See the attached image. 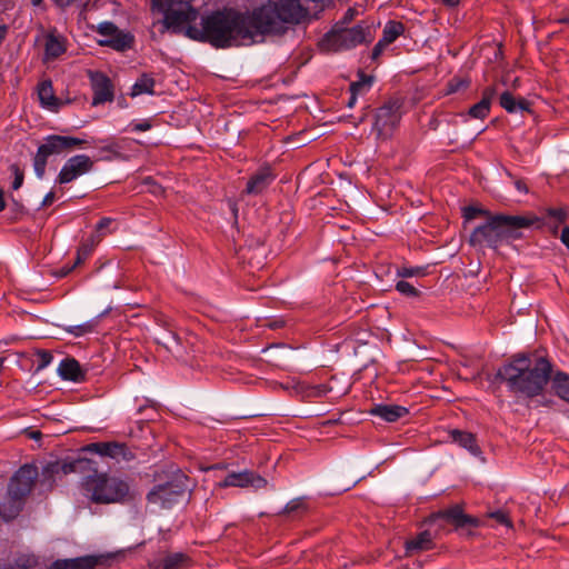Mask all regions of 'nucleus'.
<instances>
[{
  "instance_id": "nucleus-52",
  "label": "nucleus",
  "mask_w": 569,
  "mask_h": 569,
  "mask_svg": "<svg viewBox=\"0 0 569 569\" xmlns=\"http://www.w3.org/2000/svg\"><path fill=\"white\" fill-rule=\"evenodd\" d=\"M54 201V192H49L46 194V197L43 198V201H42V206L43 207H48L50 204H52Z\"/></svg>"
},
{
  "instance_id": "nucleus-39",
  "label": "nucleus",
  "mask_w": 569,
  "mask_h": 569,
  "mask_svg": "<svg viewBox=\"0 0 569 569\" xmlns=\"http://www.w3.org/2000/svg\"><path fill=\"white\" fill-rule=\"evenodd\" d=\"M488 517L495 519L498 523L503 525L508 528H511V520L509 519L508 515L502 510H497L493 512L488 513Z\"/></svg>"
},
{
  "instance_id": "nucleus-18",
  "label": "nucleus",
  "mask_w": 569,
  "mask_h": 569,
  "mask_svg": "<svg viewBox=\"0 0 569 569\" xmlns=\"http://www.w3.org/2000/svg\"><path fill=\"white\" fill-rule=\"evenodd\" d=\"M66 39L64 37L57 33L56 30H51L46 36L44 43V60H53L64 53Z\"/></svg>"
},
{
  "instance_id": "nucleus-42",
  "label": "nucleus",
  "mask_w": 569,
  "mask_h": 569,
  "mask_svg": "<svg viewBox=\"0 0 569 569\" xmlns=\"http://www.w3.org/2000/svg\"><path fill=\"white\" fill-rule=\"evenodd\" d=\"M112 223L111 218H102L96 227V232L93 234H102V237L106 234V230L109 229L110 224Z\"/></svg>"
},
{
  "instance_id": "nucleus-25",
  "label": "nucleus",
  "mask_w": 569,
  "mask_h": 569,
  "mask_svg": "<svg viewBox=\"0 0 569 569\" xmlns=\"http://www.w3.org/2000/svg\"><path fill=\"white\" fill-rule=\"evenodd\" d=\"M99 43L101 46L110 47L117 51H124L132 47L133 37L128 32L119 30L111 38L100 40Z\"/></svg>"
},
{
  "instance_id": "nucleus-57",
  "label": "nucleus",
  "mask_w": 569,
  "mask_h": 569,
  "mask_svg": "<svg viewBox=\"0 0 569 569\" xmlns=\"http://www.w3.org/2000/svg\"><path fill=\"white\" fill-rule=\"evenodd\" d=\"M350 93H351V96H350V98H349V100H348V102H347V106H348L349 108H352V107L355 106L356 101H357V96H358V94H357V93H353V92H350Z\"/></svg>"
},
{
  "instance_id": "nucleus-54",
  "label": "nucleus",
  "mask_w": 569,
  "mask_h": 569,
  "mask_svg": "<svg viewBox=\"0 0 569 569\" xmlns=\"http://www.w3.org/2000/svg\"><path fill=\"white\" fill-rule=\"evenodd\" d=\"M357 13V10L356 9H348V11L346 12L345 17H343V22L347 23V22H350L353 18H355V14Z\"/></svg>"
},
{
  "instance_id": "nucleus-58",
  "label": "nucleus",
  "mask_w": 569,
  "mask_h": 569,
  "mask_svg": "<svg viewBox=\"0 0 569 569\" xmlns=\"http://www.w3.org/2000/svg\"><path fill=\"white\" fill-rule=\"evenodd\" d=\"M4 209H6L4 193L0 189V211H3Z\"/></svg>"
},
{
  "instance_id": "nucleus-59",
  "label": "nucleus",
  "mask_w": 569,
  "mask_h": 569,
  "mask_svg": "<svg viewBox=\"0 0 569 569\" xmlns=\"http://www.w3.org/2000/svg\"><path fill=\"white\" fill-rule=\"evenodd\" d=\"M73 269V267H69V268H62L60 271H59V276L60 277H64L67 276L71 270Z\"/></svg>"
},
{
  "instance_id": "nucleus-22",
  "label": "nucleus",
  "mask_w": 569,
  "mask_h": 569,
  "mask_svg": "<svg viewBox=\"0 0 569 569\" xmlns=\"http://www.w3.org/2000/svg\"><path fill=\"white\" fill-rule=\"evenodd\" d=\"M370 413L388 422H395L408 413V409L397 405H377Z\"/></svg>"
},
{
  "instance_id": "nucleus-6",
  "label": "nucleus",
  "mask_w": 569,
  "mask_h": 569,
  "mask_svg": "<svg viewBox=\"0 0 569 569\" xmlns=\"http://www.w3.org/2000/svg\"><path fill=\"white\" fill-rule=\"evenodd\" d=\"M159 482L147 495L149 505L158 509H170L188 489V477L180 470L169 472L164 480L158 476Z\"/></svg>"
},
{
  "instance_id": "nucleus-51",
  "label": "nucleus",
  "mask_w": 569,
  "mask_h": 569,
  "mask_svg": "<svg viewBox=\"0 0 569 569\" xmlns=\"http://www.w3.org/2000/svg\"><path fill=\"white\" fill-rule=\"evenodd\" d=\"M560 240L569 250V226H567L562 229Z\"/></svg>"
},
{
  "instance_id": "nucleus-3",
  "label": "nucleus",
  "mask_w": 569,
  "mask_h": 569,
  "mask_svg": "<svg viewBox=\"0 0 569 569\" xmlns=\"http://www.w3.org/2000/svg\"><path fill=\"white\" fill-rule=\"evenodd\" d=\"M551 372L552 366L547 358L519 353L499 368L497 376L511 393L531 399L542 393Z\"/></svg>"
},
{
  "instance_id": "nucleus-21",
  "label": "nucleus",
  "mask_w": 569,
  "mask_h": 569,
  "mask_svg": "<svg viewBox=\"0 0 569 569\" xmlns=\"http://www.w3.org/2000/svg\"><path fill=\"white\" fill-rule=\"evenodd\" d=\"M495 96V87H487L482 92L481 100L469 109L468 114L475 119H485L489 114L491 101Z\"/></svg>"
},
{
  "instance_id": "nucleus-27",
  "label": "nucleus",
  "mask_w": 569,
  "mask_h": 569,
  "mask_svg": "<svg viewBox=\"0 0 569 569\" xmlns=\"http://www.w3.org/2000/svg\"><path fill=\"white\" fill-rule=\"evenodd\" d=\"M38 96L43 107L57 108L59 106L58 99L53 92L52 83L49 80H44L38 86Z\"/></svg>"
},
{
  "instance_id": "nucleus-9",
  "label": "nucleus",
  "mask_w": 569,
  "mask_h": 569,
  "mask_svg": "<svg viewBox=\"0 0 569 569\" xmlns=\"http://www.w3.org/2000/svg\"><path fill=\"white\" fill-rule=\"evenodd\" d=\"M86 143L84 140L68 137L51 134L44 138V142L38 148V151L33 159V167L38 178H43L46 172L47 160L50 156L61 154L69 152L77 147Z\"/></svg>"
},
{
  "instance_id": "nucleus-62",
  "label": "nucleus",
  "mask_w": 569,
  "mask_h": 569,
  "mask_svg": "<svg viewBox=\"0 0 569 569\" xmlns=\"http://www.w3.org/2000/svg\"><path fill=\"white\" fill-rule=\"evenodd\" d=\"M43 2V0H32L33 6H40Z\"/></svg>"
},
{
  "instance_id": "nucleus-50",
  "label": "nucleus",
  "mask_w": 569,
  "mask_h": 569,
  "mask_svg": "<svg viewBox=\"0 0 569 569\" xmlns=\"http://www.w3.org/2000/svg\"><path fill=\"white\" fill-rule=\"evenodd\" d=\"M469 82L468 81H465V80H457V83H453V82H450L449 83V87H450V92H456L460 89V87H468Z\"/></svg>"
},
{
  "instance_id": "nucleus-20",
  "label": "nucleus",
  "mask_w": 569,
  "mask_h": 569,
  "mask_svg": "<svg viewBox=\"0 0 569 569\" xmlns=\"http://www.w3.org/2000/svg\"><path fill=\"white\" fill-rule=\"evenodd\" d=\"M59 376L64 380L80 382L84 380V372L73 358L63 359L58 367Z\"/></svg>"
},
{
  "instance_id": "nucleus-41",
  "label": "nucleus",
  "mask_w": 569,
  "mask_h": 569,
  "mask_svg": "<svg viewBox=\"0 0 569 569\" xmlns=\"http://www.w3.org/2000/svg\"><path fill=\"white\" fill-rule=\"evenodd\" d=\"M93 330V325L91 322H86L83 325L74 326L70 329V332L76 336H82L84 333L91 332Z\"/></svg>"
},
{
  "instance_id": "nucleus-35",
  "label": "nucleus",
  "mask_w": 569,
  "mask_h": 569,
  "mask_svg": "<svg viewBox=\"0 0 569 569\" xmlns=\"http://www.w3.org/2000/svg\"><path fill=\"white\" fill-rule=\"evenodd\" d=\"M36 355L39 358V363L37 366L36 371L39 372L51 363L52 355L50 351L43 349H38L36 351Z\"/></svg>"
},
{
  "instance_id": "nucleus-43",
  "label": "nucleus",
  "mask_w": 569,
  "mask_h": 569,
  "mask_svg": "<svg viewBox=\"0 0 569 569\" xmlns=\"http://www.w3.org/2000/svg\"><path fill=\"white\" fill-rule=\"evenodd\" d=\"M102 240V234H91L90 238L82 242L80 247H86L90 249V253L93 251L94 247Z\"/></svg>"
},
{
  "instance_id": "nucleus-4",
  "label": "nucleus",
  "mask_w": 569,
  "mask_h": 569,
  "mask_svg": "<svg viewBox=\"0 0 569 569\" xmlns=\"http://www.w3.org/2000/svg\"><path fill=\"white\" fill-rule=\"evenodd\" d=\"M538 219L533 216H490L487 222L477 227L470 234L472 247L497 249L499 244L521 238V229L529 228Z\"/></svg>"
},
{
  "instance_id": "nucleus-30",
  "label": "nucleus",
  "mask_w": 569,
  "mask_h": 569,
  "mask_svg": "<svg viewBox=\"0 0 569 569\" xmlns=\"http://www.w3.org/2000/svg\"><path fill=\"white\" fill-rule=\"evenodd\" d=\"M154 79L149 74H142L132 86L131 96L136 97L142 93H153Z\"/></svg>"
},
{
  "instance_id": "nucleus-24",
  "label": "nucleus",
  "mask_w": 569,
  "mask_h": 569,
  "mask_svg": "<svg viewBox=\"0 0 569 569\" xmlns=\"http://www.w3.org/2000/svg\"><path fill=\"white\" fill-rule=\"evenodd\" d=\"M405 547L407 556L417 551L430 550L433 547L432 537L429 531H422L416 538L407 540Z\"/></svg>"
},
{
  "instance_id": "nucleus-36",
  "label": "nucleus",
  "mask_w": 569,
  "mask_h": 569,
  "mask_svg": "<svg viewBox=\"0 0 569 569\" xmlns=\"http://www.w3.org/2000/svg\"><path fill=\"white\" fill-rule=\"evenodd\" d=\"M396 289L408 297H417L418 290L408 281L401 280L396 284Z\"/></svg>"
},
{
  "instance_id": "nucleus-40",
  "label": "nucleus",
  "mask_w": 569,
  "mask_h": 569,
  "mask_svg": "<svg viewBox=\"0 0 569 569\" xmlns=\"http://www.w3.org/2000/svg\"><path fill=\"white\" fill-rule=\"evenodd\" d=\"M548 216L555 219L558 223H561L567 219V211L562 208L549 209Z\"/></svg>"
},
{
  "instance_id": "nucleus-14",
  "label": "nucleus",
  "mask_w": 569,
  "mask_h": 569,
  "mask_svg": "<svg viewBox=\"0 0 569 569\" xmlns=\"http://www.w3.org/2000/svg\"><path fill=\"white\" fill-rule=\"evenodd\" d=\"M432 521L445 520L455 526L456 529L465 528V527H479L480 521L478 518L468 516L463 512L462 508L458 505L446 509L440 510L437 513L431 516Z\"/></svg>"
},
{
  "instance_id": "nucleus-29",
  "label": "nucleus",
  "mask_w": 569,
  "mask_h": 569,
  "mask_svg": "<svg viewBox=\"0 0 569 569\" xmlns=\"http://www.w3.org/2000/svg\"><path fill=\"white\" fill-rule=\"evenodd\" d=\"M452 439L458 442L461 447L468 449L472 453H477L479 448L476 443V439L472 433L460 430H453L451 432Z\"/></svg>"
},
{
  "instance_id": "nucleus-47",
  "label": "nucleus",
  "mask_w": 569,
  "mask_h": 569,
  "mask_svg": "<svg viewBox=\"0 0 569 569\" xmlns=\"http://www.w3.org/2000/svg\"><path fill=\"white\" fill-rule=\"evenodd\" d=\"M387 46L388 44L383 43L382 40H379L372 50V58L373 59L378 58Z\"/></svg>"
},
{
  "instance_id": "nucleus-34",
  "label": "nucleus",
  "mask_w": 569,
  "mask_h": 569,
  "mask_svg": "<svg viewBox=\"0 0 569 569\" xmlns=\"http://www.w3.org/2000/svg\"><path fill=\"white\" fill-rule=\"evenodd\" d=\"M480 216H483L487 218V220L489 219L490 216H492L489 211L482 209V208H479V207H473V206H469V207H466L463 209V218L466 219V221H470V220H473L476 219L477 217H480Z\"/></svg>"
},
{
  "instance_id": "nucleus-37",
  "label": "nucleus",
  "mask_w": 569,
  "mask_h": 569,
  "mask_svg": "<svg viewBox=\"0 0 569 569\" xmlns=\"http://www.w3.org/2000/svg\"><path fill=\"white\" fill-rule=\"evenodd\" d=\"M98 33L104 36L106 39L111 38L119 31L118 27L112 22H102L98 26Z\"/></svg>"
},
{
  "instance_id": "nucleus-31",
  "label": "nucleus",
  "mask_w": 569,
  "mask_h": 569,
  "mask_svg": "<svg viewBox=\"0 0 569 569\" xmlns=\"http://www.w3.org/2000/svg\"><path fill=\"white\" fill-rule=\"evenodd\" d=\"M403 31V26L400 22H388L383 29L382 40L383 43H392Z\"/></svg>"
},
{
  "instance_id": "nucleus-17",
  "label": "nucleus",
  "mask_w": 569,
  "mask_h": 569,
  "mask_svg": "<svg viewBox=\"0 0 569 569\" xmlns=\"http://www.w3.org/2000/svg\"><path fill=\"white\" fill-rule=\"evenodd\" d=\"M274 180V174L270 168L259 169L248 181L246 192L249 194H259Z\"/></svg>"
},
{
  "instance_id": "nucleus-56",
  "label": "nucleus",
  "mask_w": 569,
  "mask_h": 569,
  "mask_svg": "<svg viewBox=\"0 0 569 569\" xmlns=\"http://www.w3.org/2000/svg\"><path fill=\"white\" fill-rule=\"evenodd\" d=\"M516 188L519 191H522V192H527L528 191L526 183L523 181H521V180L516 181Z\"/></svg>"
},
{
  "instance_id": "nucleus-48",
  "label": "nucleus",
  "mask_w": 569,
  "mask_h": 569,
  "mask_svg": "<svg viewBox=\"0 0 569 569\" xmlns=\"http://www.w3.org/2000/svg\"><path fill=\"white\" fill-rule=\"evenodd\" d=\"M58 7L67 8L74 3H82V0H52Z\"/></svg>"
},
{
  "instance_id": "nucleus-46",
  "label": "nucleus",
  "mask_w": 569,
  "mask_h": 569,
  "mask_svg": "<svg viewBox=\"0 0 569 569\" xmlns=\"http://www.w3.org/2000/svg\"><path fill=\"white\" fill-rule=\"evenodd\" d=\"M422 271L420 268H417V269H413V268H402L398 274L401 276V277H413V276H418V274H421Z\"/></svg>"
},
{
  "instance_id": "nucleus-44",
  "label": "nucleus",
  "mask_w": 569,
  "mask_h": 569,
  "mask_svg": "<svg viewBox=\"0 0 569 569\" xmlns=\"http://www.w3.org/2000/svg\"><path fill=\"white\" fill-rule=\"evenodd\" d=\"M120 149H121L120 144L116 141H112L102 148L103 151H108V152L112 153L113 158H116V159L121 158Z\"/></svg>"
},
{
  "instance_id": "nucleus-2",
  "label": "nucleus",
  "mask_w": 569,
  "mask_h": 569,
  "mask_svg": "<svg viewBox=\"0 0 569 569\" xmlns=\"http://www.w3.org/2000/svg\"><path fill=\"white\" fill-rule=\"evenodd\" d=\"M51 473H78L83 496L97 505L123 503L131 499L129 482L108 472H99L98 462L88 458H78L69 462L54 461L47 467Z\"/></svg>"
},
{
  "instance_id": "nucleus-23",
  "label": "nucleus",
  "mask_w": 569,
  "mask_h": 569,
  "mask_svg": "<svg viewBox=\"0 0 569 569\" xmlns=\"http://www.w3.org/2000/svg\"><path fill=\"white\" fill-rule=\"evenodd\" d=\"M189 566V558L182 552L168 553L152 563L153 569H183Z\"/></svg>"
},
{
  "instance_id": "nucleus-28",
  "label": "nucleus",
  "mask_w": 569,
  "mask_h": 569,
  "mask_svg": "<svg viewBox=\"0 0 569 569\" xmlns=\"http://www.w3.org/2000/svg\"><path fill=\"white\" fill-rule=\"evenodd\" d=\"M500 106L508 112L528 109V102L525 99L517 100L509 91L501 93Z\"/></svg>"
},
{
  "instance_id": "nucleus-7",
  "label": "nucleus",
  "mask_w": 569,
  "mask_h": 569,
  "mask_svg": "<svg viewBox=\"0 0 569 569\" xmlns=\"http://www.w3.org/2000/svg\"><path fill=\"white\" fill-rule=\"evenodd\" d=\"M152 9L164 14L163 24L168 30L179 33L181 28L194 21L198 10L192 7L194 0H151Z\"/></svg>"
},
{
  "instance_id": "nucleus-10",
  "label": "nucleus",
  "mask_w": 569,
  "mask_h": 569,
  "mask_svg": "<svg viewBox=\"0 0 569 569\" xmlns=\"http://www.w3.org/2000/svg\"><path fill=\"white\" fill-rule=\"evenodd\" d=\"M401 101L393 99L376 110L373 130L379 138H389L401 119Z\"/></svg>"
},
{
  "instance_id": "nucleus-16",
  "label": "nucleus",
  "mask_w": 569,
  "mask_h": 569,
  "mask_svg": "<svg viewBox=\"0 0 569 569\" xmlns=\"http://www.w3.org/2000/svg\"><path fill=\"white\" fill-rule=\"evenodd\" d=\"M157 342L166 348L176 359L187 361L189 351L179 336L171 329H166L157 338Z\"/></svg>"
},
{
  "instance_id": "nucleus-11",
  "label": "nucleus",
  "mask_w": 569,
  "mask_h": 569,
  "mask_svg": "<svg viewBox=\"0 0 569 569\" xmlns=\"http://www.w3.org/2000/svg\"><path fill=\"white\" fill-rule=\"evenodd\" d=\"M84 452H91L114 460L117 463L129 462L136 458L131 449L120 442H92L82 448Z\"/></svg>"
},
{
  "instance_id": "nucleus-1",
  "label": "nucleus",
  "mask_w": 569,
  "mask_h": 569,
  "mask_svg": "<svg viewBox=\"0 0 569 569\" xmlns=\"http://www.w3.org/2000/svg\"><path fill=\"white\" fill-rule=\"evenodd\" d=\"M307 12L300 0H268L249 13L216 11L201 19V27L188 26L184 34L216 48L249 46L267 34H280L288 24L299 23Z\"/></svg>"
},
{
  "instance_id": "nucleus-45",
  "label": "nucleus",
  "mask_w": 569,
  "mask_h": 569,
  "mask_svg": "<svg viewBox=\"0 0 569 569\" xmlns=\"http://www.w3.org/2000/svg\"><path fill=\"white\" fill-rule=\"evenodd\" d=\"M90 256V249L86 247H79L77 251V258L74 261L73 268L78 264H81L88 257Z\"/></svg>"
},
{
  "instance_id": "nucleus-12",
  "label": "nucleus",
  "mask_w": 569,
  "mask_h": 569,
  "mask_svg": "<svg viewBox=\"0 0 569 569\" xmlns=\"http://www.w3.org/2000/svg\"><path fill=\"white\" fill-rule=\"evenodd\" d=\"M92 168L93 161L87 154L73 156L63 164L57 181L61 184L69 183L80 176L90 172Z\"/></svg>"
},
{
  "instance_id": "nucleus-55",
  "label": "nucleus",
  "mask_w": 569,
  "mask_h": 569,
  "mask_svg": "<svg viewBox=\"0 0 569 569\" xmlns=\"http://www.w3.org/2000/svg\"><path fill=\"white\" fill-rule=\"evenodd\" d=\"M51 463H52V462H50V465H51ZM48 466H49V463H48V465L44 467V469H43V476L49 477V478H52V481H56V478H54V477H57V476H64V475H63V473H61V472H60V473H51V472H47V470H46V469H47V467H48Z\"/></svg>"
},
{
  "instance_id": "nucleus-38",
  "label": "nucleus",
  "mask_w": 569,
  "mask_h": 569,
  "mask_svg": "<svg viewBox=\"0 0 569 569\" xmlns=\"http://www.w3.org/2000/svg\"><path fill=\"white\" fill-rule=\"evenodd\" d=\"M10 170H11L13 177H14L13 182H12V188L14 190H18L22 186V183H23L24 173L19 168V166L16 164V163L10 166Z\"/></svg>"
},
{
  "instance_id": "nucleus-8",
  "label": "nucleus",
  "mask_w": 569,
  "mask_h": 569,
  "mask_svg": "<svg viewBox=\"0 0 569 569\" xmlns=\"http://www.w3.org/2000/svg\"><path fill=\"white\" fill-rule=\"evenodd\" d=\"M373 39L370 24L361 22L352 28L333 29L326 36L323 46L329 50H346L361 43H369Z\"/></svg>"
},
{
  "instance_id": "nucleus-33",
  "label": "nucleus",
  "mask_w": 569,
  "mask_h": 569,
  "mask_svg": "<svg viewBox=\"0 0 569 569\" xmlns=\"http://www.w3.org/2000/svg\"><path fill=\"white\" fill-rule=\"evenodd\" d=\"M307 510V505L303 500V498H295L291 501H289L281 513L283 515H291V513H298Z\"/></svg>"
},
{
  "instance_id": "nucleus-32",
  "label": "nucleus",
  "mask_w": 569,
  "mask_h": 569,
  "mask_svg": "<svg viewBox=\"0 0 569 569\" xmlns=\"http://www.w3.org/2000/svg\"><path fill=\"white\" fill-rule=\"evenodd\" d=\"M372 83V77L366 76L363 73L360 74V79L350 84V92L353 93H363L369 90Z\"/></svg>"
},
{
  "instance_id": "nucleus-15",
  "label": "nucleus",
  "mask_w": 569,
  "mask_h": 569,
  "mask_svg": "<svg viewBox=\"0 0 569 569\" xmlns=\"http://www.w3.org/2000/svg\"><path fill=\"white\" fill-rule=\"evenodd\" d=\"M90 79L93 90L92 104L98 106L107 101H112L113 91L110 79L101 72H91Z\"/></svg>"
},
{
  "instance_id": "nucleus-49",
  "label": "nucleus",
  "mask_w": 569,
  "mask_h": 569,
  "mask_svg": "<svg viewBox=\"0 0 569 569\" xmlns=\"http://www.w3.org/2000/svg\"><path fill=\"white\" fill-rule=\"evenodd\" d=\"M150 128H151V124L149 121H142V122L132 124L133 131H147Z\"/></svg>"
},
{
  "instance_id": "nucleus-19",
  "label": "nucleus",
  "mask_w": 569,
  "mask_h": 569,
  "mask_svg": "<svg viewBox=\"0 0 569 569\" xmlns=\"http://www.w3.org/2000/svg\"><path fill=\"white\" fill-rule=\"evenodd\" d=\"M98 558L84 556L72 559H59L51 563L50 569H94Z\"/></svg>"
},
{
  "instance_id": "nucleus-53",
  "label": "nucleus",
  "mask_w": 569,
  "mask_h": 569,
  "mask_svg": "<svg viewBox=\"0 0 569 569\" xmlns=\"http://www.w3.org/2000/svg\"><path fill=\"white\" fill-rule=\"evenodd\" d=\"M437 1L446 7L455 8V7L459 6L461 0H437Z\"/></svg>"
},
{
  "instance_id": "nucleus-60",
  "label": "nucleus",
  "mask_w": 569,
  "mask_h": 569,
  "mask_svg": "<svg viewBox=\"0 0 569 569\" xmlns=\"http://www.w3.org/2000/svg\"><path fill=\"white\" fill-rule=\"evenodd\" d=\"M40 437H41L40 431H31L30 432V438H32V439H39Z\"/></svg>"
},
{
  "instance_id": "nucleus-61",
  "label": "nucleus",
  "mask_w": 569,
  "mask_h": 569,
  "mask_svg": "<svg viewBox=\"0 0 569 569\" xmlns=\"http://www.w3.org/2000/svg\"><path fill=\"white\" fill-rule=\"evenodd\" d=\"M561 23H569V16L559 20Z\"/></svg>"
},
{
  "instance_id": "nucleus-26",
  "label": "nucleus",
  "mask_w": 569,
  "mask_h": 569,
  "mask_svg": "<svg viewBox=\"0 0 569 569\" xmlns=\"http://www.w3.org/2000/svg\"><path fill=\"white\" fill-rule=\"evenodd\" d=\"M553 392L563 401L569 403V375L557 372L551 379Z\"/></svg>"
},
{
  "instance_id": "nucleus-13",
  "label": "nucleus",
  "mask_w": 569,
  "mask_h": 569,
  "mask_svg": "<svg viewBox=\"0 0 569 569\" xmlns=\"http://www.w3.org/2000/svg\"><path fill=\"white\" fill-rule=\"evenodd\" d=\"M268 481L251 470H243L240 472H231L220 482V487H240L253 489L266 488Z\"/></svg>"
},
{
  "instance_id": "nucleus-5",
  "label": "nucleus",
  "mask_w": 569,
  "mask_h": 569,
  "mask_svg": "<svg viewBox=\"0 0 569 569\" xmlns=\"http://www.w3.org/2000/svg\"><path fill=\"white\" fill-rule=\"evenodd\" d=\"M38 478V469L31 465L22 466L11 478L6 501L0 505V516L10 520L22 509L26 497L31 492Z\"/></svg>"
}]
</instances>
